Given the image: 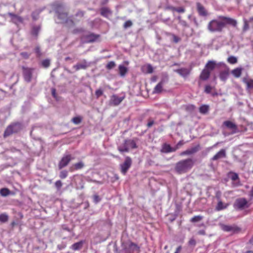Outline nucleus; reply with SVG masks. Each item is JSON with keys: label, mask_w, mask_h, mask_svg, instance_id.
Segmentation results:
<instances>
[{"label": "nucleus", "mask_w": 253, "mask_h": 253, "mask_svg": "<svg viewBox=\"0 0 253 253\" xmlns=\"http://www.w3.org/2000/svg\"><path fill=\"white\" fill-rule=\"evenodd\" d=\"M227 25L236 27L237 20L229 17L219 16L217 19L211 20L207 25V29L211 33H221Z\"/></svg>", "instance_id": "nucleus-1"}, {"label": "nucleus", "mask_w": 253, "mask_h": 253, "mask_svg": "<svg viewBox=\"0 0 253 253\" xmlns=\"http://www.w3.org/2000/svg\"><path fill=\"white\" fill-rule=\"evenodd\" d=\"M194 164L195 161L191 158L182 160L176 164L175 170L178 174L184 173L190 170Z\"/></svg>", "instance_id": "nucleus-2"}, {"label": "nucleus", "mask_w": 253, "mask_h": 253, "mask_svg": "<svg viewBox=\"0 0 253 253\" xmlns=\"http://www.w3.org/2000/svg\"><path fill=\"white\" fill-rule=\"evenodd\" d=\"M22 128V126L20 123L15 122L11 123L6 128L3 133V137L6 138L13 133H18Z\"/></svg>", "instance_id": "nucleus-3"}, {"label": "nucleus", "mask_w": 253, "mask_h": 253, "mask_svg": "<svg viewBox=\"0 0 253 253\" xmlns=\"http://www.w3.org/2000/svg\"><path fill=\"white\" fill-rule=\"evenodd\" d=\"M137 148V146L134 140L126 139L122 145L118 147V149L119 152L123 153L128 152L129 148L135 149Z\"/></svg>", "instance_id": "nucleus-4"}, {"label": "nucleus", "mask_w": 253, "mask_h": 253, "mask_svg": "<svg viewBox=\"0 0 253 253\" xmlns=\"http://www.w3.org/2000/svg\"><path fill=\"white\" fill-rule=\"evenodd\" d=\"M60 8H62L61 6H59L56 10V13L57 14L58 18L61 20V22L63 23H67L68 21H70L72 25H74V22L73 20L70 19V18L68 17V13L66 12L61 11Z\"/></svg>", "instance_id": "nucleus-5"}, {"label": "nucleus", "mask_w": 253, "mask_h": 253, "mask_svg": "<svg viewBox=\"0 0 253 253\" xmlns=\"http://www.w3.org/2000/svg\"><path fill=\"white\" fill-rule=\"evenodd\" d=\"M22 73L25 81L30 83L32 81L33 77V68L22 66Z\"/></svg>", "instance_id": "nucleus-6"}, {"label": "nucleus", "mask_w": 253, "mask_h": 253, "mask_svg": "<svg viewBox=\"0 0 253 253\" xmlns=\"http://www.w3.org/2000/svg\"><path fill=\"white\" fill-rule=\"evenodd\" d=\"M249 205L247 200L244 198H238L236 200L234 207L238 210H243L246 208H248Z\"/></svg>", "instance_id": "nucleus-7"}, {"label": "nucleus", "mask_w": 253, "mask_h": 253, "mask_svg": "<svg viewBox=\"0 0 253 253\" xmlns=\"http://www.w3.org/2000/svg\"><path fill=\"white\" fill-rule=\"evenodd\" d=\"M221 228L224 231L231 232L232 234L238 233L241 231V228L236 225L221 224Z\"/></svg>", "instance_id": "nucleus-8"}, {"label": "nucleus", "mask_w": 253, "mask_h": 253, "mask_svg": "<svg viewBox=\"0 0 253 253\" xmlns=\"http://www.w3.org/2000/svg\"><path fill=\"white\" fill-rule=\"evenodd\" d=\"M132 164V160L129 157H126L125 159V162L121 165V172L125 175L128 169L131 167Z\"/></svg>", "instance_id": "nucleus-9"}, {"label": "nucleus", "mask_w": 253, "mask_h": 253, "mask_svg": "<svg viewBox=\"0 0 253 253\" xmlns=\"http://www.w3.org/2000/svg\"><path fill=\"white\" fill-rule=\"evenodd\" d=\"M71 155H66L64 156L58 164V168L60 169L66 167L70 162L72 160Z\"/></svg>", "instance_id": "nucleus-10"}, {"label": "nucleus", "mask_w": 253, "mask_h": 253, "mask_svg": "<svg viewBox=\"0 0 253 253\" xmlns=\"http://www.w3.org/2000/svg\"><path fill=\"white\" fill-rule=\"evenodd\" d=\"M125 98V96L118 97L116 94L112 95L110 99V104L113 106L119 105Z\"/></svg>", "instance_id": "nucleus-11"}, {"label": "nucleus", "mask_w": 253, "mask_h": 253, "mask_svg": "<svg viewBox=\"0 0 253 253\" xmlns=\"http://www.w3.org/2000/svg\"><path fill=\"white\" fill-rule=\"evenodd\" d=\"M197 10L199 15L203 17H207L209 14L206 8L200 2L196 3Z\"/></svg>", "instance_id": "nucleus-12"}, {"label": "nucleus", "mask_w": 253, "mask_h": 253, "mask_svg": "<svg viewBox=\"0 0 253 253\" xmlns=\"http://www.w3.org/2000/svg\"><path fill=\"white\" fill-rule=\"evenodd\" d=\"M99 37V35L90 33L88 35L84 36L82 39L84 40L86 42H93L96 41Z\"/></svg>", "instance_id": "nucleus-13"}, {"label": "nucleus", "mask_w": 253, "mask_h": 253, "mask_svg": "<svg viewBox=\"0 0 253 253\" xmlns=\"http://www.w3.org/2000/svg\"><path fill=\"white\" fill-rule=\"evenodd\" d=\"M223 125L229 129L232 130V134H234L238 132L237 125L230 121H224Z\"/></svg>", "instance_id": "nucleus-14"}, {"label": "nucleus", "mask_w": 253, "mask_h": 253, "mask_svg": "<svg viewBox=\"0 0 253 253\" xmlns=\"http://www.w3.org/2000/svg\"><path fill=\"white\" fill-rule=\"evenodd\" d=\"M139 247L137 244L129 242L125 247V251L127 253H133L135 251L138 252Z\"/></svg>", "instance_id": "nucleus-15"}, {"label": "nucleus", "mask_w": 253, "mask_h": 253, "mask_svg": "<svg viewBox=\"0 0 253 253\" xmlns=\"http://www.w3.org/2000/svg\"><path fill=\"white\" fill-rule=\"evenodd\" d=\"M168 81L167 78H164L156 85L153 92L155 93H160L163 90V85Z\"/></svg>", "instance_id": "nucleus-16"}, {"label": "nucleus", "mask_w": 253, "mask_h": 253, "mask_svg": "<svg viewBox=\"0 0 253 253\" xmlns=\"http://www.w3.org/2000/svg\"><path fill=\"white\" fill-rule=\"evenodd\" d=\"M8 15L11 18L12 22L16 25L24 22V19L20 16L12 13H9Z\"/></svg>", "instance_id": "nucleus-17"}, {"label": "nucleus", "mask_w": 253, "mask_h": 253, "mask_svg": "<svg viewBox=\"0 0 253 253\" xmlns=\"http://www.w3.org/2000/svg\"><path fill=\"white\" fill-rule=\"evenodd\" d=\"M200 149V146L199 144H198L195 147H193L190 149H188L182 152L181 153L180 155L181 156L183 155H190L193 154L196 152H197Z\"/></svg>", "instance_id": "nucleus-18"}, {"label": "nucleus", "mask_w": 253, "mask_h": 253, "mask_svg": "<svg viewBox=\"0 0 253 253\" xmlns=\"http://www.w3.org/2000/svg\"><path fill=\"white\" fill-rule=\"evenodd\" d=\"M89 65L85 59H84L81 63H78L73 66V68L76 71H79L81 69L85 70L88 67Z\"/></svg>", "instance_id": "nucleus-19"}, {"label": "nucleus", "mask_w": 253, "mask_h": 253, "mask_svg": "<svg viewBox=\"0 0 253 253\" xmlns=\"http://www.w3.org/2000/svg\"><path fill=\"white\" fill-rule=\"evenodd\" d=\"M211 74V72L204 68L202 71L199 78L202 81H207L209 79Z\"/></svg>", "instance_id": "nucleus-20"}, {"label": "nucleus", "mask_w": 253, "mask_h": 253, "mask_svg": "<svg viewBox=\"0 0 253 253\" xmlns=\"http://www.w3.org/2000/svg\"><path fill=\"white\" fill-rule=\"evenodd\" d=\"M216 66V63L215 61L213 60H209L206 63L204 68L211 72V71L215 68Z\"/></svg>", "instance_id": "nucleus-21"}, {"label": "nucleus", "mask_w": 253, "mask_h": 253, "mask_svg": "<svg viewBox=\"0 0 253 253\" xmlns=\"http://www.w3.org/2000/svg\"><path fill=\"white\" fill-rule=\"evenodd\" d=\"M226 157V152L223 149H221L212 158L211 160L213 161L217 160L222 158H225Z\"/></svg>", "instance_id": "nucleus-22"}, {"label": "nucleus", "mask_w": 253, "mask_h": 253, "mask_svg": "<svg viewBox=\"0 0 253 253\" xmlns=\"http://www.w3.org/2000/svg\"><path fill=\"white\" fill-rule=\"evenodd\" d=\"M84 163L82 162H80L75 164L72 167H71L70 168L69 170L70 171L72 172L75 170L81 169H83L84 167Z\"/></svg>", "instance_id": "nucleus-23"}, {"label": "nucleus", "mask_w": 253, "mask_h": 253, "mask_svg": "<svg viewBox=\"0 0 253 253\" xmlns=\"http://www.w3.org/2000/svg\"><path fill=\"white\" fill-rule=\"evenodd\" d=\"M243 71V68L241 67H237L231 72L232 75L236 78H239L241 77Z\"/></svg>", "instance_id": "nucleus-24"}, {"label": "nucleus", "mask_w": 253, "mask_h": 253, "mask_svg": "<svg viewBox=\"0 0 253 253\" xmlns=\"http://www.w3.org/2000/svg\"><path fill=\"white\" fill-rule=\"evenodd\" d=\"M176 148H172L169 144H164L162 146V152L164 153H169L174 152Z\"/></svg>", "instance_id": "nucleus-25"}, {"label": "nucleus", "mask_w": 253, "mask_h": 253, "mask_svg": "<svg viewBox=\"0 0 253 253\" xmlns=\"http://www.w3.org/2000/svg\"><path fill=\"white\" fill-rule=\"evenodd\" d=\"M100 10L101 15L105 17H107L109 15L112 14L111 10L107 7H102Z\"/></svg>", "instance_id": "nucleus-26"}, {"label": "nucleus", "mask_w": 253, "mask_h": 253, "mask_svg": "<svg viewBox=\"0 0 253 253\" xmlns=\"http://www.w3.org/2000/svg\"><path fill=\"white\" fill-rule=\"evenodd\" d=\"M228 206V204H223V203L220 200H219L218 201L217 205L215 207V210L216 211H220L226 209Z\"/></svg>", "instance_id": "nucleus-27"}, {"label": "nucleus", "mask_w": 253, "mask_h": 253, "mask_svg": "<svg viewBox=\"0 0 253 253\" xmlns=\"http://www.w3.org/2000/svg\"><path fill=\"white\" fill-rule=\"evenodd\" d=\"M41 27L40 26H33L31 31V34L35 38H37L39 33L40 31Z\"/></svg>", "instance_id": "nucleus-28"}, {"label": "nucleus", "mask_w": 253, "mask_h": 253, "mask_svg": "<svg viewBox=\"0 0 253 253\" xmlns=\"http://www.w3.org/2000/svg\"><path fill=\"white\" fill-rule=\"evenodd\" d=\"M176 72L183 77H187L190 74V71L186 68L177 69Z\"/></svg>", "instance_id": "nucleus-29"}, {"label": "nucleus", "mask_w": 253, "mask_h": 253, "mask_svg": "<svg viewBox=\"0 0 253 253\" xmlns=\"http://www.w3.org/2000/svg\"><path fill=\"white\" fill-rule=\"evenodd\" d=\"M83 243L82 241L75 243L71 246V248L74 251L79 250L83 247Z\"/></svg>", "instance_id": "nucleus-30"}, {"label": "nucleus", "mask_w": 253, "mask_h": 253, "mask_svg": "<svg viewBox=\"0 0 253 253\" xmlns=\"http://www.w3.org/2000/svg\"><path fill=\"white\" fill-rule=\"evenodd\" d=\"M243 82L246 84L247 89H253V79H247L246 78H244L243 79Z\"/></svg>", "instance_id": "nucleus-31"}, {"label": "nucleus", "mask_w": 253, "mask_h": 253, "mask_svg": "<svg viewBox=\"0 0 253 253\" xmlns=\"http://www.w3.org/2000/svg\"><path fill=\"white\" fill-rule=\"evenodd\" d=\"M229 74V73L228 69L227 70L222 71L219 73V78L221 80L225 81L227 80Z\"/></svg>", "instance_id": "nucleus-32"}, {"label": "nucleus", "mask_w": 253, "mask_h": 253, "mask_svg": "<svg viewBox=\"0 0 253 253\" xmlns=\"http://www.w3.org/2000/svg\"><path fill=\"white\" fill-rule=\"evenodd\" d=\"M128 70L126 67L122 65L119 66V72L121 76L124 77L127 72Z\"/></svg>", "instance_id": "nucleus-33"}, {"label": "nucleus", "mask_w": 253, "mask_h": 253, "mask_svg": "<svg viewBox=\"0 0 253 253\" xmlns=\"http://www.w3.org/2000/svg\"><path fill=\"white\" fill-rule=\"evenodd\" d=\"M210 109V107L208 105H202L199 107V112L202 114L208 113Z\"/></svg>", "instance_id": "nucleus-34"}, {"label": "nucleus", "mask_w": 253, "mask_h": 253, "mask_svg": "<svg viewBox=\"0 0 253 253\" xmlns=\"http://www.w3.org/2000/svg\"><path fill=\"white\" fill-rule=\"evenodd\" d=\"M10 194V191L7 188H3L0 189V194L3 197H6Z\"/></svg>", "instance_id": "nucleus-35"}, {"label": "nucleus", "mask_w": 253, "mask_h": 253, "mask_svg": "<svg viewBox=\"0 0 253 253\" xmlns=\"http://www.w3.org/2000/svg\"><path fill=\"white\" fill-rule=\"evenodd\" d=\"M203 219V216L200 215H196L190 219V221L193 223L199 222Z\"/></svg>", "instance_id": "nucleus-36"}, {"label": "nucleus", "mask_w": 253, "mask_h": 253, "mask_svg": "<svg viewBox=\"0 0 253 253\" xmlns=\"http://www.w3.org/2000/svg\"><path fill=\"white\" fill-rule=\"evenodd\" d=\"M195 108V106L193 104H188L184 106L185 110L188 112H193Z\"/></svg>", "instance_id": "nucleus-37"}, {"label": "nucleus", "mask_w": 253, "mask_h": 253, "mask_svg": "<svg viewBox=\"0 0 253 253\" xmlns=\"http://www.w3.org/2000/svg\"><path fill=\"white\" fill-rule=\"evenodd\" d=\"M8 216L5 213H1L0 214V222L4 223L8 221Z\"/></svg>", "instance_id": "nucleus-38"}, {"label": "nucleus", "mask_w": 253, "mask_h": 253, "mask_svg": "<svg viewBox=\"0 0 253 253\" xmlns=\"http://www.w3.org/2000/svg\"><path fill=\"white\" fill-rule=\"evenodd\" d=\"M82 117L81 116H78L74 117L72 119V122L75 125H79L82 122Z\"/></svg>", "instance_id": "nucleus-39"}, {"label": "nucleus", "mask_w": 253, "mask_h": 253, "mask_svg": "<svg viewBox=\"0 0 253 253\" xmlns=\"http://www.w3.org/2000/svg\"><path fill=\"white\" fill-rule=\"evenodd\" d=\"M227 61L231 64H234L237 63V58L233 56H230L227 58Z\"/></svg>", "instance_id": "nucleus-40"}, {"label": "nucleus", "mask_w": 253, "mask_h": 253, "mask_svg": "<svg viewBox=\"0 0 253 253\" xmlns=\"http://www.w3.org/2000/svg\"><path fill=\"white\" fill-rule=\"evenodd\" d=\"M116 64L114 61H109L106 65V68L107 70H111L113 69L116 66Z\"/></svg>", "instance_id": "nucleus-41"}, {"label": "nucleus", "mask_w": 253, "mask_h": 253, "mask_svg": "<svg viewBox=\"0 0 253 253\" xmlns=\"http://www.w3.org/2000/svg\"><path fill=\"white\" fill-rule=\"evenodd\" d=\"M50 62L49 59H44L42 62V65L44 68H47L50 66Z\"/></svg>", "instance_id": "nucleus-42"}, {"label": "nucleus", "mask_w": 253, "mask_h": 253, "mask_svg": "<svg viewBox=\"0 0 253 253\" xmlns=\"http://www.w3.org/2000/svg\"><path fill=\"white\" fill-rule=\"evenodd\" d=\"M249 21H248L246 19H244V25L243 27V30L244 31H246L249 29Z\"/></svg>", "instance_id": "nucleus-43"}, {"label": "nucleus", "mask_w": 253, "mask_h": 253, "mask_svg": "<svg viewBox=\"0 0 253 253\" xmlns=\"http://www.w3.org/2000/svg\"><path fill=\"white\" fill-rule=\"evenodd\" d=\"M40 14V12L38 11H34L32 13L31 16L34 21L37 20Z\"/></svg>", "instance_id": "nucleus-44"}, {"label": "nucleus", "mask_w": 253, "mask_h": 253, "mask_svg": "<svg viewBox=\"0 0 253 253\" xmlns=\"http://www.w3.org/2000/svg\"><path fill=\"white\" fill-rule=\"evenodd\" d=\"M144 68L146 69L147 73L151 74L153 72V68L150 64H147Z\"/></svg>", "instance_id": "nucleus-45"}, {"label": "nucleus", "mask_w": 253, "mask_h": 253, "mask_svg": "<svg viewBox=\"0 0 253 253\" xmlns=\"http://www.w3.org/2000/svg\"><path fill=\"white\" fill-rule=\"evenodd\" d=\"M20 55L23 57V58L27 59L30 57L31 54L27 52H22L20 53Z\"/></svg>", "instance_id": "nucleus-46"}, {"label": "nucleus", "mask_w": 253, "mask_h": 253, "mask_svg": "<svg viewBox=\"0 0 253 253\" xmlns=\"http://www.w3.org/2000/svg\"><path fill=\"white\" fill-rule=\"evenodd\" d=\"M68 175V172L66 170H62L60 172L59 177L62 179L65 178Z\"/></svg>", "instance_id": "nucleus-47"}, {"label": "nucleus", "mask_w": 253, "mask_h": 253, "mask_svg": "<svg viewBox=\"0 0 253 253\" xmlns=\"http://www.w3.org/2000/svg\"><path fill=\"white\" fill-rule=\"evenodd\" d=\"M231 176L230 177L231 179L233 181H235L239 179V176L237 173L235 172H230Z\"/></svg>", "instance_id": "nucleus-48"}, {"label": "nucleus", "mask_w": 253, "mask_h": 253, "mask_svg": "<svg viewBox=\"0 0 253 253\" xmlns=\"http://www.w3.org/2000/svg\"><path fill=\"white\" fill-rule=\"evenodd\" d=\"M35 52L38 57H40L41 56L42 52L41 51L40 47L39 46L36 47V48H35Z\"/></svg>", "instance_id": "nucleus-49"}, {"label": "nucleus", "mask_w": 253, "mask_h": 253, "mask_svg": "<svg viewBox=\"0 0 253 253\" xmlns=\"http://www.w3.org/2000/svg\"><path fill=\"white\" fill-rule=\"evenodd\" d=\"M132 25V23L130 20L126 21L124 24V28L126 29L128 27H130Z\"/></svg>", "instance_id": "nucleus-50"}, {"label": "nucleus", "mask_w": 253, "mask_h": 253, "mask_svg": "<svg viewBox=\"0 0 253 253\" xmlns=\"http://www.w3.org/2000/svg\"><path fill=\"white\" fill-rule=\"evenodd\" d=\"M103 92L101 89H97L95 92V94L97 98H99L103 94Z\"/></svg>", "instance_id": "nucleus-51"}, {"label": "nucleus", "mask_w": 253, "mask_h": 253, "mask_svg": "<svg viewBox=\"0 0 253 253\" xmlns=\"http://www.w3.org/2000/svg\"><path fill=\"white\" fill-rule=\"evenodd\" d=\"M212 90V87L210 85H206L205 87V92L208 94L210 93Z\"/></svg>", "instance_id": "nucleus-52"}, {"label": "nucleus", "mask_w": 253, "mask_h": 253, "mask_svg": "<svg viewBox=\"0 0 253 253\" xmlns=\"http://www.w3.org/2000/svg\"><path fill=\"white\" fill-rule=\"evenodd\" d=\"M55 186L58 190H60L62 186V183L60 180H57L55 183Z\"/></svg>", "instance_id": "nucleus-53"}, {"label": "nucleus", "mask_w": 253, "mask_h": 253, "mask_svg": "<svg viewBox=\"0 0 253 253\" xmlns=\"http://www.w3.org/2000/svg\"><path fill=\"white\" fill-rule=\"evenodd\" d=\"M155 124V122L152 119H149L148 121V123L147 124V126L148 128L151 127L154 124Z\"/></svg>", "instance_id": "nucleus-54"}, {"label": "nucleus", "mask_w": 253, "mask_h": 253, "mask_svg": "<svg viewBox=\"0 0 253 253\" xmlns=\"http://www.w3.org/2000/svg\"><path fill=\"white\" fill-rule=\"evenodd\" d=\"M175 11L178 13H184L185 11V9L183 7H176Z\"/></svg>", "instance_id": "nucleus-55"}, {"label": "nucleus", "mask_w": 253, "mask_h": 253, "mask_svg": "<svg viewBox=\"0 0 253 253\" xmlns=\"http://www.w3.org/2000/svg\"><path fill=\"white\" fill-rule=\"evenodd\" d=\"M75 16L76 17H79L81 18L83 17L84 16V12L82 11H81V10H79L75 14Z\"/></svg>", "instance_id": "nucleus-56"}, {"label": "nucleus", "mask_w": 253, "mask_h": 253, "mask_svg": "<svg viewBox=\"0 0 253 253\" xmlns=\"http://www.w3.org/2000/svg\"><path fill=\"white\" fill-rule=\"evenodd\" d=\"M189 244L191 246H195L196 244V242L194 238H191L190 239L188 242Z\"/></svg>", "instance_id": "nucleus-57"}, {"label": "nucleus", "mask_w": 253, "mask_h": 253, "mask_svg": "<svg viewBox=\"0 0 253 253\" xmlns=\"http://www.w3.org/2000/svg\"><path fill=\"white\" fill-rule=\"evenodd\" d=\"M84 31V30L82 28H80V29H74L73 31V34H77L78 33H81V32H83Z\"/></svg>", "instance_id": "nucleus-58"}, {"label": "nucleus", "mask_w": 253, "mask_h": 253, "mask_svg": "<svg viewBox=\"0 0 253 253\" xmlns=\"http://www.w3.org/2000/svg\"><path fill=\"white\" fill-rule=\"evenodd\" d=\"M51 94L52 96L55 98L56 99H57V95L56 92V89L54 88H52L51 89Z\"/></svg>", "instance_id": "nucleus-59"}, {"label": "nucleus", "mask_w": 253, "mask_h": 253, "mask_svg": "<svg viewBox=\"0 0 253 253\" xmlns=\"http://www.w3.org/2000/svg\"><path fill=\"white\" fill-rule=\"evenodd\" d=\"M179 23L180 24H181L182 26H183V27H188V24L187 23L186 21H185V20H182L180 22H179Z\"/></svg>", "instance_id": "nucleus-60"}, {"label": "nucleus", "mask_w": 253, "mask_h": 253, "mask_svg": "<svg viewBox=\"0 0 253 253\" xmlns=\"http://www.w3.org/2000/svg\"><path fill=\"white\" fill-rule=\"evenodd\" d=\"M93 199L95 203H98L100 201L99 197L98 195H94Z\"/></svg>", "instance_id": "nucleus-61"}, {"label": "nucleus", "mask_w": 253, "mask_h": 253, "mask_svg": "<svg viewBox=\"0 0 253 253\" xmlns=\"http://www.w3.org/2000/svg\"><path fill=\"white\" fill-rule=\"evenodd\" d=\"M184 144V142L183 141H180L178 142L177 144L176 147L175 148H176V150L179 148V146L182 145Z\"/></svg>", "instance_id": "nucleus-62"}, {"label": "nucleus", "mask_w": 253, "mask_h": 253, "mask_svg": "<svg viewBox=\"0 0 253 253\" xmlns=\"http://www.w3.org/2000/svg\"><path fill=\"white\" fill-rule=\"evenodd\" d=\"M167 9L170 10L172 11H175L176 7L172 6H169L167 7Z\"/></svg>", "instance_id": "nucleus-63"}, {"label": "nucleus", "mask_w": 253, "mask_h": 253, "mask_svg": "<svg viewBox=\"0 0 253 253\" xmlns=\"http://www.w3.org/2000/svg\"><path fill=\"white\" fill-rule=\"evenodd\" d=\"M181 249H182V247L181 246H179V247H178L176 249V251L175 252H174V253H180V252H181Z\"/></svg>", "instance_id": "nucleus-64"}]
</instances>
